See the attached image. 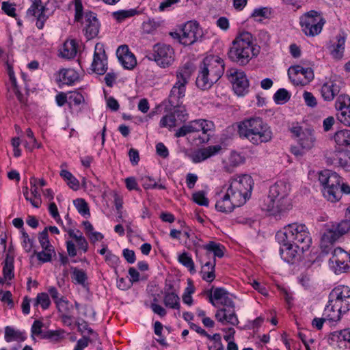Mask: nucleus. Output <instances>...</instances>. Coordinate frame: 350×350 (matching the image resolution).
Here are the masks:
<instances>
[{"label": "nucleus", "mask_w": 350, "mask_h": 350, "mask_svg": "<svg viewBox=\"0 0 350 350\" xmlns=\"http://www.w3.org/2000/svg\"><path fill=\"white\" fill-rule=\"evenodd\" d=\"M254 42L253 35L249 31L239 33L228 49V58L239 66H246L260 53V47Z\"/></svg>", "instance_id": "nucleus-1"}, {"label": "nucleus", "mask_w": 350, "mask_h": 350, "mask_svg": "<svg viewBox=\"0 0 350 350\" xmlns=\"http://www.w3.org/2000/svg\"><path fill=\"white\" fill-rule=\"evenodd\" d=\"M290 191L291 187L288 183L282 180L276 182L270 187L268 196L263 200L260 205L262 209L273 215L289 210L292 206L288 197Z\"/></svg>", "instance_id": "nucleus-2"}, {"label": "nucleus", "mask_w": 350, "mask_h": 350, "mask_svg": "<svg viewBox=\"0 0 350 350\" xmlns=\"http://www.w3.org/2000/svg\"><path fill=\"white\" fill-rule=\"evenodd\" d=\"M350 310V288L345 285L336 286L329 295L327 304L323 315L329 321H338L341 315Z\"/></svg>", "instance_id": "nucleus-3"}, {"label": "nucleus", "mask_w": 350, "mask_h": 350, "mask_svg": "<svg viewBox=\"0 0 350 350\" xmlns=\"http://www.w3.org/2000/svg\"><path fill=\"white\" fill-rule=\"evenodd\" d=\"M224 62L218 56H207L200 66L196 85L202 90H208L224 72Z\"/></svg>", "instance_id": "nucleus-4"}, {"label": "nucleus", "mask_w": 350, "mask_h": 350, "mask_svg": "<svg viewBox=\"0 0 350 350\" xmlns=\"http://www.w3.org/2000/svg\"><path fill=\"white\" fill-rule=\"evenodd\" d=\"M238 129L240 137L247 139L253 144L266 143L272 138L270 127L260 118L245 120L239 124Z\"/></svg>", "instance_id": "nucleus-5"}, {"label": "nucleus", "mask_w": 350, "mask_h": 350, "mask_svg": "<svg viewBox=\"0 0 350 350\" xmlns=\"http://www.w3.org/2000/svg\"><path fill=\"white\" fill-rule=\"evenodd\" d=\"M278 242L291 241L301 250V253L308 250L312 243V238L306 225L293 223L284 226L283 230L276 233Z\"/></svg>", "instance_id": "nucleus-6"}, {"label": "nucleus", "mask_w": 350, "mask_h": 350, "mask_svg": "<svg viewBox=\"0 0 350 350\" xmlns=\"http://www.w3.org/2000/svg\"><path fill=\"white\" fill-rule=\"evenodd\" d=\"M319 180L323 187L322 192L325 198L332 202H336L341 198L340 185V176L335 172L325 170L319 173Z\"/></svg>", "instance_id": "nucleus-7"}, {"label": "nucleus", "mask_w": 350, "mask_h": 350, "mask_svg": "<svg viewBox=\"0 0 350 350\" xmlns=\"http://www.w3.org/2000/svg\"><path fill=\"white\" fill-rule=\"evenodd\" d=\"M193 66L191 63H186L176 71V81L173 85L169 95V103L176 105L180 99L185 96L186 85L193 72Z\"/></svg>", "instance_id": "nucleus-8"}, {"label": "nucleus", "mask_w": 350, "mask_h": 350, "mask_svg": "<svg viewBox=\"0 0 350 350\" xmlns=\"http://www.w3.org/2000/svg\"><path fill=\"white\" fill-rule=\"evenodd\" d=\"M146 57L154 60L158 66L162 68L169 67L174 61V51L173 48L165 44H156Z\"/></svg>", "instance_id": "nucleus-9"}, {"label": "nucleus", "mask_w": 350, "mask_h": 350, "mask_svg": "<svg viewBox=\"0 0 350 350\" xmlns=\"http://www.w3.org/2000/svg\"><path fill=\"white\" fill-rule=\"evenodd\" d=\"M299 23L306 36H314L321 31L325 21L317 11L311 10L300 17Z\"/></svg>", "instance_id": "nucleus-10"}, {"label": "nucleus", "mask_w": 350, "mask_h": 350, "mask_svg": "<svg viewBox=\"0 0 350 350\" xmlns=\"http://www.w3.org/2000/svg\"><path fill=\"white\" fill-rule=\"evenodd\" d=\"M182 33H171L174 38H178L179 42L185 45L189 46L197 42L202 37V29L196 21H189L185 24Z\"/></svg>", "instance_id": "nucleus-11"}, {"label": "nucleus", "mask_w": 350, "mask_h": 350, "mask_svg": "<svg viewBox=\"0 0 350 350\" xmlns=\"http://www.w3.org/2000/svg\"><path fill=\"white\" fill-rule=\"evenodd\" d=\"M288 75L293 84L304 86L313 80L314 75L311 68H304L299 65L291 66Z\"/></svg>", "instance_id": "nucleus-12"}, {"label": "nucleus", "mask_w": 350, "mask_h": 350, "mask_svg": "<svg viewBox=\"0 0 350 350\" xmlns=\"http://www.w3.org/2000/svg\"><path fill=\"white\" fill-rule=\"evenodd\" d=\"M350 231V219H344L337 224H333L322 236V241L327 243H334L340 237Z\"/></svg>", "instance_id": "nucleus-13"}, {"label": "nucleus", "mask_w": 350, "mask_h": 350, "mask_svg": "<svg viewBox=\"0 0 350 350\" xmlns=\"http://www.w3.org/2000/svg\"><path fill=\"white\" fill-rule=\"evenodd\" d=\"M227 76L232 83L235 93L239 96L243 95L249 87V81L245 72L236 68H231L227 71Z\"/></svg>", "instance_id": "nucleus-14"}, {"label": "nucleus", "mask_w": 350, "mask_h": 350, "mask_svg": "<svg viewBox=\"0 0 350 350\" xmlns=\"http://www.w3.org/2000/svg\"><path fill=\"white\" fill-rule=\"evenodd\" d=\"M47 10L42 0H33L30 8L27 10L26 16L36 19V25L39 29L44 27V23L48 19L45 12Z\"/></svg>", "instance_id": "nucleus-15"}, {"label": "nucleus", "mask_w": 350, "mask_h": 350, "mask_svg": "<svg viewBox=\"0 0 350 350\" xmlns=\"http://www.w3.org/2000/svg\"><path fill=\"white\" fill-rule=\"evenodd\" d=\"M206 295L208 297L210 303L215 306V300L219 301L220 304L226 308H230V310H234V303L232 299L229 297V292L224 288L213 286L210 291H206Z\"/></svg>", "instance_id": "nucleus-16"}, {"label": "nucleus", "mask_w": 350, "mask_h": 350, "mask_svg": "<svg viewBox=\"0 0 350 350\" xmlns=\"http://www.w3.org/2000/svg\"><path fill=\"white\" fill-rule=\"evenodd\" d=\"M336 109L339 111L337 119L343 124L350 126V97L346 94L340 95L335 103Z\"/></svg>", "instance_id": "nucleus-17"}, {"label": "nucleus", "mask_w": 350, "mask_h": 350, "mask_svg": "<svg viewBox=\"0 0 350 350\" xmlns=\"http://www.w3.org/2000/svg\"><path fill=\"white\" fill-rule=\"evenodd\" d=\"M92 69L95 73L100 75H104L107 70V55L103 45L100 43L95 46Z\"/></svg>", "instance_id": "nucleus-18"}, {"label": "nucleus", "mask_w": 350, "mask_h": 350, "mask_svg": "<svg viewBox=\"0 0 350 350\" xmlns=\"http://www.w3.org/2000/svg\"><path fill=\"white\" fill-rule=\"evenodd\" d=\"M327 163L338 164L346 172H350V151H334L325 155Z\"/></svg>", "instance_id": "nucleus-19"}, {"label": "nucleus", "mask_w": 350, "mask_h": 350, "mask_svg": "<svg viewBox=\"0 0 350 350\" xmlns=\"http://www.w3.org/2000/svg\"><path fill=\"white\" fill-rule=\"evenodd\" d=\"M280 244L281 258L286 262L293 264L300 256L301 250L291 241L278 242Z\"/></svg>", "instance_id": "nucleus-20"}, {"label": "nucleus", "mask_w": 350, "mask_h": 350, "mask_svg": "<svg viewBox=\"0 0 350 350\" xmlns=\"http://www.w3.org/2000/svg\"><path fill=\"white\" fill-rule=\"evenodd\" d=\"M230 185L232 190H239L241 193L242 192L250 198L254 181L250 175L243 174L236 178H232Z\"/></svg>", "instance_id": "nucleus-21"}, {"label": "nucleus", "mask_w": 350, "mask_h": 350, "mask_svg": "<svg viewBox=\"0 0 350 350\" xmlns=\"http://www.w3.org/2000/svg\"><path fill=\"white\" fill-rule=\"evenodd\" d=\"M221 150L220 145L208 146L197 150L189 157L193 163H198L219 154Z\"/></svg>", "instance_id": "nucleus-22"}, {"label": "nucleus", "mask_w": 350, "mask_h": 350, "mask_svg": "<svg viewBox=\"0 0 350 350\" xmlns=\"http://www.w3.org/2000/svg\"><path fill=\"white\" fill-rule=\"evenodd\" d=\"M83 31L88 40L95 38L99 32V23L94 13L88 12L85 15Z\"/></svg>", "instance_id": "nucleus-23"}, {"label": "nucleus", "mask_w": 350, "mask_h": 350, "mask_svg": "<svg viewBox=\"0 0 350 350\" xmlns=\"http://www.w3.org/2000/svg\"><path fill=\"white\" fill-rule=\"evenodd\" d=\"M116 55L124 68L131 70L135 66L136 59L134 55L129 51L127 45L120 46L116 51Z\"/></svg>", "instance_id": "nucleus-24"}, {"label": "nucleus", "mask_w": 350, "mask_h": 350, "mask_svg": "<svg viewBox=\"0 0 350 350\" xmlns=\"http://www.w3.org/2000/svg\"><path fill=\"white\" fill-rule=\"evenodd\" d=\"M329 260L332 264L336 265L339 271H345L347 269H349L347 262L348 260H350V254L342 248L338 247L334 250Z\"/></svg>", "instance_id": "nucleus-25"}, {"label": "nucleus", "mask_w": 350, "mask_h": 350, "mask_svg": "<svg viewBox=\"0 0 350 350\" xmlns=\"http://www.w3.org/2000/svg\"><path fill=\"white\" fill-rule=\"evenodd\" d=\"M341 82L339 80H329L321 87V96L325 100L331 101L340 92Z\"/></svg>", "instance_id": "nucleus-26"}, {"label": "nucleus", "mask_w": 350, "mask_h": 350, "mask_svg": "<svg viewBox=\"0 0 350 350\" xmlns=\"http://www.w3.org/2000/svg\"><path fill=\"white\" fill-rule=\"evenodd\" d=\"M215 317L219 322L222 323L226 322L232 325H236L239 323L234 310H230V308H223L218 310L215 313Z\"/></svg>", "instance_id": "nucleus-27"}, {"label": "nucleus", "mask_w": 350, "mask_h": 350, "mask_svg": "<svg viewBox=\"0 0 350 350\" xmlns=\"http://www.w3.org/2000/svg\"><path fill=\"white\" fill-rule=\"evenodd\" d=\"M316 141V137L314 135L313 131L310 129H305L302 131V135L298 139V143L302 150H308L311 149Z\"/></svg>", "instance_id": "nucleus-28"}, {"label": "nucleus", "mask_w": 350, "mask_h": 350, "mask_svg": "<svg viewBox=\"0 0 350 350\" xmlns=\"http://www.w3.org/2000/svg\"><path fill=\"white\" fill-rule=\"evenodd\" d=\"M215 265L216 260L215 258L213 261H206L202 265L200 271L202 278L208 283L212 282L215 278Z\"/></svg>", "instance_id": "nucleus-29"}, {"label": "nucleus", "mask_w": 350, "mask_h": 350, "mask_svg": "<svg viewBox=\"0 0 350 350\" xmlns=\"http://www.w3.org/2000/svg\"><path fill=\"white\" fill-rule=\"evenodd\" d=\"M206 251V255L209 258L210 253H213V259L215 257L222 258L224 256L225 247L221 243L215 241H209L208 243L201 246Z\"/></svg>", "instance_id": "nucleus-30"}, {"label": "nucleus", "mask_w": 350, "mask_h": 350, "mask_svg": "<svg viewBox=\"0 0 350 350\" xmlns=\"http://www.w3.org/2000/svg\"><path fill=\"white\" fill-rule=\"evenodd\" d=\"M244 162V159L237 152H232L228 161H224V169L226 172L231 173L233 169Z\"/></svg>", "instance_id": "nucleus-31"}, {"label": "nucleus", "mask_w": 350, "mask_h": 350, "mask_svg": "<svg viewBox=\"0 0 350 350\" xmlns=\"http://www.w3.org/2000/svg\"><path fill=\"white\" fill-rule=\"evenodd\" d=\"M79 74L73 69H62L59 71L58 81L64 84L72 85L79 80Z\"/></svg>", "instance_id": "nucleus-32"}, {"label": "nucleus", "mask_w": 350, "mask_h": 350, "mask_svg": "<svg viewBox=\"0 0 350 350\" xmlns=\"http://www.w3.org/2000/svg\"><path fill=\"white\" fill-rule=\"evenodd\" d=\"M226 194H229L230 200L232 202V203L236 206V207H239L244 204L247 200L250 198L249 196H245L243 193H241L240 191L232 190L231 185L228 187Z\"/></svg>", "instance_id": "nucleus-33"}, {"label": "nucleus", "mask_w": 350, "mask_h": 350, "mask_svg": "<svg viewBox=\"0 0 350 350\" xmlns=\"http://www.w3.org/2000/svg\"><path fill=\"white\" fill-rule=\"evenodd\" d=\"M164 305L169 308L179 310L180 308V298L173 291H165L163 298Z\"/></svg>", "instance_id": "nucleus-34"}, {"label": "nucleus", "mask_w": 350, "mask_h": 350, "mask_svg": "<svg viewBox=\"0 0 350 350\" xmlns=\"http://www.w3.org/2000/svg\"><path fill=\"white\" fill-rule=\"evenodd\" d=\"M236 206L230 200L229 194H225L219 200H217L215 204V208L222 213L232 212Z\"/></svg>", "instance_id": "nucleus-35"}, {"label": "nucleus", "mask_w": 350, "mask_h": 350, "mask_svg": "<svg viewBox=\"0 0 350 350\" xmlns=\"http://www.w3.org/2000/svg\"><path fill=\"white\" fill-rule=\"evenodd\" d=\"M77 42L75 40H67L63 45V49L60 51L62 57L71 59L73 58L77 52Z\"/></svg>", "instance_id": "nucleus-36"}, {"label": "nucleus", "mask_w": 350, "mask_h": 350, "mask_svg": "<svg viewBox=\"0 0 350 350\" xmlns=\"http://www.w3.org/2000/svg\"><path fill=\"white\" fill-rule=\"evenodd\" d=\"M3 275L5 279L11 280L14 276V256L8 253L3 262Z\"/></svg>", "instance_id": "nucleus-37"}, {"label": "nucleus", "mask_w": 350, "mask_h": 350, "mask_svg": "<svg viewBox=\"0 0 350 350\" xmlns=\"http://www.w3.org/2000/svg\"><path fill=\"white\" fill-rule=\"evenodd\" d=\"M335 142L340 146H350V130L344 129L338 131L334 135Z\"/></svg>", "instance_id": "nucleus-38"}, {"label": "nucleus", "mask_w": 350, "mask_h": 350, "mask_svg": "<svg viewBox=\"0 0 350 350\" xmlns=\"http://www.w3.org/2000/svg\"><path fill=\"white\" fill-rule=\"evenodd\" d=\"M60 176L66 182L70 189L77 191L79 188V180L68 170H62L59 173Z\"/></svg>", "instance_id": "nucleus-39"}, {"label": "nucleus", "mask_w": 350, "mask_h": 350, "mask_svg": "<svg viewBox=\"0 0 350 350\" xmlns=\"http://www.w3.org/2000/svg\"><path fill=\"white\" fill-rule=\"evenodd\" d=\"M345 38L343 36H337V43L331 51L332 55L336 59L342 58L345 49Z\"/></svg>", "instance_id": "nucleus-40"}, {"label": "nucleus", "mask_w": 350, "mask_h": 350, "mask_svg": "<svg viewBox=\"0 0 350 350\" xmlns=\"http://www.w3.org/2000/svg\"><path fill=\"white\" fill-rule=\"evenodd\" d=\"M18 339L24 340L23 334L19 331L15 330L12 327L6 326L5 328V341L9 342Z\"/></svg>", "instance_id": "nucleus-41"}, {"label": "nucleus", "mask_w": 350, "mask_h": 350, "mask_svg": "<svg viewBox=\"0 0 350 350\" xmlns=\"http://www.w3.org/2000/svg\"><path fill=\"white\" fill-rule=\"evenodd\" d=\"M56 307L60 315L71 314L73 310V306L70 304L68 300L65 299L56 301Z\"/></svg>", "instance_id": "nucleus-42"}, {"label": "nucleus", "mask_w": 350, "mask_h": 350, "mask_svg": "<svg viewBox=\"0 0 350 350\" xmlns=\"http://www.w3.org/2000/svg\"><path fill=\"white\" fill-rule=\"evenodd\" d=\"M181 104V99L179 100L178 104L176 105L170 104V105L174 108V111L172 113L174 114L177 120H179L180 122H185L186 120L187 113L185 106H182Z\"/></svg>", "instance_id": "nucleus-43"}, {"label": "nucleus", "mask_w": 350, "mask_h": 350, "mask_svg": "<svg viewBox=\"0 0 350 350\" xmlns=\"http://www.w3.org/2000/svg\"><path fill=\"white\" fill-rule=\"evenodd\" d=\"M38 305H40L43 310L49 308L51 305V301L47 293H41L37 295L33 306L36 307Z\"/></svg>", "instance_id": "nucleus-44"}, {"label": "nucleus", "mask_w": 350, "mask_h": 350, "mask_svg": "<svg viewBox=\"0 0 350 350\" xmlns=\"http://www.w3.org/2000/svg\"><path fill=\"white\" fill-rule=\"evenodd\" d=\"M74 204L81 215L85 217L90 216L88 204L84 199L77 198L74 201Z\"/></svg>", "instance_id": "nucleus-45"}, {"label": "nucleus", "mask_w": 350, "mask_h": 350, "mask_svg": "<svg viewBox=\"0 0 350 350\" xmlns=\"http://www.w3.org/2000/svg\"><path fill=\"white\" fill-rule=\"evenodd\" d=\"M178 261L183 265L188 268L191 273H194L196 272L194 262L192 258L190 256H189L187 253L184 252L182 254H180L178 256Z\"/></svg>", "instance_id": "nucleus-46"}, {"label": "nucleus", "mask_w": 350, "mask_h": 350, "mask_svg": "<svg viewBox=\"0 0 350 350\" xmlns=\"http://www.w3.org/2000/svg\"><path fill=\"white\" fill-rule=\"evenodd\" d=\"M291 98L289 92L284 88L279 89L273 95L274 101L277 104L286 103Z\"/></svg>", "instance_id": "nucleus-47"}, {"label": "nucleus", "mask_w": 350, "mask_h": 350, "mask_svg": "<svg viewBox=\"0 0 350 350\" xmlns=\"http://www.w3.org/2000/svg\"><path fill=\"white\" fill-rule=\"evenodd\" d=\"M137 13V11L135 9H131L128 10H120L114 12L113 13V16L117 20V21L120 23L126 18L135 16Z\"/></svg>", "instance_id": "nucleus-48"}, {"label": "nucleus", "mask_w": 350, "mask_h": 350, "mask_svg": "<svg viewBox=\"0 0 350 350\" xmlns=\"http://www.w3.org/2000/svg\"><path fill=\"white\" fill-rule=\"evenodd\" d=\"M38 239L41 247L44 250H52L53 246L51 245L48 237V228H45L44 230L38 234Z\"/></svg>", "instance_id": "nucleus-49"}, {"label": "nucleus", "mask_w": 350, "mask_h": 350, "mask_svg": "<svg viewBox=\"0 0 350 350\" xmlns=\"http://www.w3.org/2000/svg\"><path fill=\"white\" fill-rule=\"evenodd\" d=\"M189 123L191 125L193 133L202 131L204 134L206 133L207 131H210V128H206L204 126L205 120H196L191 121Z\"/></svg>", "instance_id": "nucleus-50"}, {"label": "nucleus", "mask_w": 350, "mask_h": 350, "mask_svg": "<svg viewBox=\"0 0 350 350\" xmlns=\"http://www.w3.org/2000/svg\"><path fill=\"white\" fill-rule=\"evenodd\" d=\"M177 119L174 116V114L172 113L163 116L160 120V126L161 127H170L172 128L176 126Z\"/></svg>", "instance_id": "nucleus-51"}, {"label": "nucleus", "mask_w": 350, "mask_h": 350, "mask_svg": "<svg viewBox=\"0 0 350 350\" xmlns=\"http://www.w3.org/2000/svg\"><path fill=\"white\" fill-rule=\"evenodd\" d=\"M193 200L200 206H207L208 205V200L205 196L203 191L196 192L192 196Z\"/></svg>", "instance_id": "nucleus-52"}, {"label": "nucleus", "mask_w": 350, "mask_h": 350, "mask_svg": "<svg viewBox=\"0 0 350 350\" xmlns=\"http://www.w3.org/2000/svg\"><path fill=\"white\" fill-rule=\"evenodd\" d=\"M73 276L75 280L79 284L84 285L88 277L85 272L82 269H74Z\"/></svg>", "instance_id": "nucleus-53"}, {"label": "nucleus", "mask_w": 350, "mask_h": 350, "mask_svg": "<svg viewBox=\"0 0 350 350\" xmlns=\"http://www.w3.org/2000/svg\"><path fill=\"white\" fill-rule=\"evenodd\" d=\"M52 252H54L53 248L52 250H44L40 252L34 251L33 254L36 255L37 258L40 261L42 262H47L51 260Z\"/></svg>", "instance_id": "nucleus-54"}, {"label": "nucleus", "mask_w": 350, "mask_h": 350, "mask_svg": "<svg viewBox=\"0 0 350 350\" xmlns=\"http://www.w3.org/2000/svg\"><path fill=\"white\" fill-rule=\"evenodd\" d=\"M68 100L70 105L74 104L75 105H79L85 101L83 96L78 92H71Z\"/></svg>", "instance_id": "nucleus-55"}, {"label": "nucleus", "mask_w": 350, "mask_h": 350, "mask_svg": "<svg viewBox=\"0 0 350 350\" xmlns=\"http://www.w3.org/2000/svg\"><path fill=\"white\" fill-rule=\"evenodd\" d=\"M303 97L307 106L310 107L317 106V99L311 92L305 91L303 94Z\"/></svg>", "instance_id": "nucleus-56"}, {"label": "nucleus", "mask_w": 350, "mask_h": 350, "mask_svg": "<svg viewBox=\"0 0 350 350\" xmlns=\"http://www.w3.org/2000/svg\"><path fill=\"white\" fill-rule=\"evenodd\" d=\"M2 10L7 15L12 17L16 16V8L13 4L4 1L2 3Z\"/></svg>", "instance_id": "nucleus-57"}, {"label": "nucleus", "mask_w": 350, "mask_h": 350, "mask_svg": "<svg viewBox=\"0 0 350 350\" xmlns=\"http://www.w3.org/2000/svg\"><path fill=\"white\" fill-rule=\"evenodd\" d=\"M31 194L33 196V201L32 202V206L36 208H38L42 203L41 197L38 191V187L31 188Z\"/></svg>", "instance_id": "nucleus-58"}, {"label": "nucleus", "mask_w": 350, "mask_h": 350, "mask_svg": "<svg viewBox=\"0 0 350 350\" xmlns=\"http://www.w3.org/2000/svg\"><path fill=\"white\" fill-rule=\"evenodd\" d=\"M75 19L76 21H80L83 16V5L81 0H75Z\"/></svg>", "instance_id": "nucleus-59"}, {"label": "nucleus", "mask_w": 350, "mask_h": 350, "mask_svg": "<svg viewBox=\"0 0 350 350\" xmlns=\"http://www.w3.org/2000/svg\"><path fill=\"white\" fill-rule=\"evenodd\" d=\"M193 133L192 129H191V125L189 123L186 125H183L180 129H178L175 133V137H184L186 135H187L189 133Z\"/></svg>", "instance_id": "nucleus-60"}, {"label": "nucleus", "mask_w": 350, "mask_h": 350, "mask_svg": "<svg viewBox=\"0 0 350 350\" xmlns=\"http://www.w3.org/2000/svg\"><path fill=\"white\" fill-rule=\"evenodd\" d=\"M79 234V239L76 241L79 249L82 250L84 252H86L88 249V243L85 239V237L82 235L81 232L79 230L77 231Z\"/></svg>", "instance_id": "nucleus-61"}, {"label": "nucleus", "mask_w": 350, "mask_h": 350, "mask_svg": "<svg viewBox=\"0 0 350 350\" xmlns=\"http://www.w3.org/2000/svg\"><path fill=\"white\" fill-rule=\"evenodd\" d=\"M156 151L158 155L163 158H167L169 156V151L166 146L161 142L156 145Z\"/></svg>", "instance_id": "nucleus-62"}, {"label": "nucleus", "mask_w": 350, "mask_h": 350, "mask_svg": "<svg viewBox=\"0 0 350 350\" xmlns=\"http://www.w3.org/2000/svg\"><path fill=\"white\" fill-rule=\"evenodd\" d=\"M105 260L111 267H115L119 262L120 258L111 252H108L105 256Z\"/></svg>", "instance_id": "nucleus-63"}, {"label": "nucleus", "mask_w": 350, "mask_h": 350, "mask_svg": "<svg viewBox=\"0 0 350 350\" xmlns=\"http://www.w3.org/2000/svg\"><path fill=\"white\" fill-rule=\"evenodd\" d=\"M130 161L133 165L138 164L139 161V152L136 149L131 148L129 152Z\"/></svg>", "instance_id": "nucleus-64"}]
</instances>
